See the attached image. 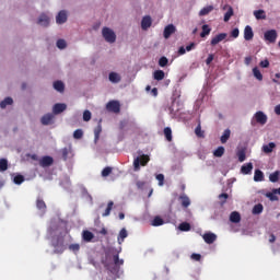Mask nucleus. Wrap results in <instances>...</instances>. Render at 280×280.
Segmentation results:
<instances>
[{
	"instance_id": "60",
	"label": "nucleus",
	"mask_w": 280,
	"mask_h": 280,
	"mask_svg": "<svg viewBox=\"0 0 280 280\" xmlns=\"http://www.w3.org/2000/svg\"><path fill=\"white\" fill-rule=\"evenodd\" d=\"M231 36H232V38H237L240 36V28H234L231 32Z\"/></svg>"
},
{
	"instance_id": "53",
	"label": "nucleus",
	"mask_w": 280,
	"mask_h": 280,
	"mask_svg": "<svg viewBox=\"0 0 280 280\" xmlns=\"http://www.w3.org/2000/svg\"><path fill=\"white\" fill-rule=\"evenodd\" d=\"M83 121H91V112L89 109L83 112Z\"/></svg>"
},
{
	"instance_id": "1",
	"label": "nucleus",
	"mask_w": 280,
	"mask_h": 280,
	"mask_svg": "<svg viewBox=\"0 0 280 280\" xmlns=\"http://www.w3.org/2000/svg\"><path fill=\"white\" fill-rule=\"evenodd\" d=\"M51 246L55 248V253L61 255L65 253V238L56 236L51 241Z\"/></svg>"
},
{
	"instance_id": "63",
	"label": "nucleus",
	"mask_w": 280,
	"mask_h": 280,
	"mask_svg": "<svg viewBox=\"0 0 280 280\" xmlns=\"http://www.w3.org/2000/svg\"><path fill=\"white\" fill-rule=\"evenodd\" d=\"M196 47V43H190V45L186 46V51H191Z\"/></svg>"
},
{
	"instance_id": "18",
	"label": "nucleus",
	"mask_w": 280,
	"mask_h": 280,
	"mask_svg": "<svg viewBox=\"0 0 280 280\" xmlns=\"http://www.w3.org/2000/svg\"><path fill=\"white\" fill-rule=\"evenodd\" d=\"M83 242H93L95 234L93 232L84 230L82 233Z\"/></svg>"
},
{
	"instance_id": "45",
	"label": "nucleus",
	"mask_w": 280,
	"mask_h": 280,
	"mask_svg": "<svg viewBox=\"0 0 280 280\" xmlns=\"http://www.w3.org/2000/svg\"><path fill=\"white\" fill-rule=\"evenodd\" d=\"M164 137L166 138L167 141H172V128H164Z\"/></svg>"
},
{
	"instance_id": "33",
	"label": "nucleus",
	"mask_w": 280,
	"mask_h": 280,
	"mask_svg": "<svg viewBox=\"0 0 280 280\" xmlns=\"http://www.w3.org/2000/svg\"><path fill=\"white\" fill-rule=\"evenodd\" d=\"M254 180L255 183H261V180H264V172L256 170L254 173Z\"/></svg>"
},
{
	"instance_id": "20",
	"label": "nucleus",
	"mask_w": 280,
	"mask_h": 280,
	"mask_svg": "<svg viewBox=\"0 0 280 280\" xmlns=\"http://www.w3.org/2000/svg\"><path fill=\"white\" fill-rule=\"evenodd\" d=\"M179 200H180L182 207L184 209H187V207H189V205H191V200L188 198L187 195H180Z\"/></svg>"
},
{
	"instance_id": "24",
	"label": "nucleus",
	"mask_w": 280,
	"mask_h": 280,
	"mask_svg": "<svg viewBox=\"0 0 280 280\" xmlns=\"http://www.w3.org/2000/svg\"><path fill=\"white\" fill-rule=\"evenodd\" d=\"M153 79L158 82H161V80H165V72L163 70H155L153 72Z\"/></svg>"
},
{
	"instance_id": "52",
	"label": "nucleus",
	"mask_w": 280,
	"mask_h": 280,
	"mask_svg": "<svg viewBox=\"0 0 280 280\" xmlns=\"http://www.w3.org/2000/svg\"><path fill=\"white\" fill-rule=\"evenodd\" d=\"M238 161L240 163H244L246 161V152L244 151H238L237 152Z\"/></svg>"
},
{
	"instance_id": "15",
	"label": "nucleus",
	"mask_w": 280,
	"mask_h": 280,
	"mask_svg": "<svg viewBox=\"0 0 280 280\" xmlns=\"http://www.w3.org/2000/svg\"><path fill=\"white\" fill-rule=\"evenodd\" d=\"M203 241L206 242V244H213V242H215L218 240V235H215L214 233H206L203 234Z\"/></svg>"
},
{
	"instance_id": "37",
	"label": "nucleus",
	"mask_w": 280,
	"mask_h": 280,
	"mask_svg": "<svg viewBox=\"0 0 280 280\" xmlns=\"http://www.w3.org/2000/svg\"><path fill=\"white\" fill-rule=\"evenodd\" d=\"M253 73H254V78H256V80H258L259 82L264 80V74H261V71H259V68L255 67L253 69Z\"/></svg>"
},
{
	"instance_id": "56",
	"label": "nucleus",
	"mask_w": 280,
	"mask_h": 280,
	"mask_svg": "<svg viewBox=\"0 0 280 280\" xmlns=\"http://www.w3.org/2000/svg\"><path fill=\"white\" fill-rule=\"evenodd\" d=\"M61 154H62L63 161H67V159H69V149L63 148V149L61 150Z\"/></svg>"
},
{
	"instance_id": "22",
	"label": "nucleus",
	"mask_w": 280,
	"mask_h": 280,
	"mask_svg": "<svg viewBox=\"0 0 280 280\" xmlns=\"http://www.w3.org/2000/svg\"><path fill=\"white\" fill-rule=\"evenodd\" d=\"M230 221H232L234 224H238V222H242V215L240 212L234 211L230 214Z\"/></svg>"
},
{
	"instance_id": "50",
	"label": "nucleus",
	"mask_w": 280,
	"mask_h": 280,
	"mask_svg": "<svg viewBox=\"0 0 280 280\" xmlns=\"http://www.w3.org/2000/svg\"><path fill=\"white\" fill-rule=\"evenodd\" d=\"M156 180H159V186L163 187V185L165 184V175L163 174H158L156 175Z\"/></svg>"
},
{
	"instance_id": "32",
	"label": "nucleus",
	"mask_w": 280,
	"mask_h": 280,
	"mask_svg": "<svg viewBox=\"0 0 280 280\" xmlns=\"http://www.w3.org/2000/svg\"><path fill=\"white\" fill-rule=\"evenodd\" d=\"M210 12H213V5H208L199 11V16H207Z\"/></svg>"
},
{
	"instance_id": "28",
	"label": "nucleus",
	"mask_w": 280,
	"mask_h": 280,
	"mask_svg": "<svg viewBox=\"0 0 280 280\" xmlns=\"http://www.w3.org/2000/svg\"><path fill=\"white\" fill-rule=\"evenodd\" d=\"M254 16L257 19V21L266 20V11L264 10H256L254 11Z\"/></svg>"
},
{
	"instance_id": "29",
	"label": "nucleus",
	"mask_w": 280,
	"mask_h": 280,
	"mask_svg": "<svg viewBox=\"0 0 280 280\" xmlns=\"http://www.w3.org/2000/svg\"><path fill=\"white\" fill-rule=\"evenodd\" d=\"M109 81L113 82L114 84H117V83L121 82V77H119V74H117V72H110Z\"/></svg>"
},
{
	"instance_id": "55",
	"label": "nucleus",
	"mask_w": 280,
	"mask_h": 280,
	"mask_svg": "<svg viewBox=\"0 0 280 280\" xmlns=\"http://www.w3.org/2000/svg\"><path fill=\"white\" fill-rule=\"evenodd\" d=\"M259 66L262 69H268L270 67V61H268V59H265V60L260 61Z\"/></svg>"
},
{
	"instance_id": "62",
	"label": "nucleus",
	"mask_w": 280,
	"mask_h": 280,
	"mask_svg": "<svg viewBox=\"0 0 280 280\" xmlns=\"http://www.w3.org/2000/svg\"><path fill=\"white\" fill-rule=\"evenodd\" d=\"M136 186L138 187V189H143V187H145V182L138 180L136 183Z\"/></svg>"
},
{
	"instance_id": "47",
	"label": "nucleus",
	"mask_w": 280,
	"mask_h": 280,
	"mask_svg": "<svg viewBox=\"0 0 280 280\" xmlns=\"http://www.w3.org/2000/svg\"><path fill=\"white\" fill-rule=\"evenodd\" d=\"M110 174H113V167L110 166H106L103 171H102V176L104 178H106V176H110Z\"/></svg>"
},
{
	"instance_id": "64",
	"label": "nucleus",
	"mask_w": 280,
	"mask_h": 280,
	"mask_svg": "<svg viewBox=\"0 0 280 280\" xmlns=\"http://www.w3.org/2000/svg\"><path fill=\"white\" fill-rule=\"evenodd\" d=\"M276 115H280V104L275 107Z\"/></svg>"
},
{
	"instance_id": "46",
	"label": "nucleus",
	"mask_w": 280,
	"mask_h": 280,
	"mask_svg": "<svg viewBox=\"0 0 280 280\" xmlns=\"http://www.w3.org/2000/svg\"><path fill=\"white\" fill-rule=\"evenodd\" d=\"M179 231H191V225L187 222H183L179 224Z\"/></svg>"
},
{
	"instance_id": "26",
	"label": "nucleus",
	"mask_w": 280,
	"mask_h": 280,
	"mask_svg": "<svg viewBox=\"0 0 280 280\" xmlns=\"http://www.w3.org/2000/svg\"><path fill=\"white\" fill-rule=\"evenodd\" d=\"M275 148H277V144H275V142H269L268 144L262 145V152H265V154H270Z\"/></svg>"
},
{
	"instance_id": "31",
	"label": "nucleus",
	"mask_w": 280,
	"mask_h": 280,
	"mask_svg": "<svg viewBox=\"0 0 280 280\" xmlns=\"http://www.w3.org/2000/svg\"><path fill=\"white\" fill-rule=\"evenodd\" d=\"M202 32L200 33L201 38H206V36H209L211 34V27L209 25L205 24L201 27Z\"/></svg>"
},
{
	"instance_id": "19",
	"label": "nucleus",
	"mask_w": 280,
	"mask_h": 280,
	"mask_svg": "<svg viewBox=\"0 0 280 280\" xmlns=\"http://www.w3.org/2000/svg\"><path fill=\"white\" fill-rule=\"evenodd\" d=\"M36 208L42 211V213H45L47 211V203H45V200L37 198L36 200Z\"/></svg>"
},
{
	"instance_id": "43",
	"label": "nucleus",
	"mask_w": 280,
	"mask_h": 280,
	"mask_svg": "<svg viewBox=\"0 0 280 280\" xmlns=\"http://www.w3.org/2000/svg\"><path fill=\"white\" fill-rule=\"evenodd\" d=\"M8 171V160L7 159H0V172Z\"/></svg>"
},
{
	"instance_id": "6",
	"label": "nucleus",
	"mask_w": 280,
	"mask_h": 280,
	"mask_svg": "<svg viewBox=\"0 0 280 280\" xmlns=\"http://www.w3.org/2000/svg\"><path fill=\"white\" fill-rule=\"evenodd\" d=\"M39 165L42 167H51V165H54V158L49 155L43 156L39 161Z\"/></svg>"
},
{
	"instance_id": "59",
	"label": "nucleus",
	"mask_w": 280,
	"mask_h": 280,
	"mask_svg": "<svg viewBox=\"0 0 280 280\" xmlns=\"http://www.w3.org/2000/svg\"><path fill=\"white\" fill-rule=\"evenodd\" d=\"M275 194H277V192H267L266 197L272 201L278 200L277 195H275Z\"/></svg>"
},
{
	"instance_id": "17",
	"label": "nucleus",
	"mask_w": 280,
	"mask_h": 280,
	"mask_svg": "<svg viewBox=\"0 0 280 280\" xmlns=\"http://www.w3.org/2000/svg\"><path fill=\"white\" fill-rule=\"evenodd\" d=\"M100 135H102V119L98 121V125L94 129V143L100 141Z\"/></svg>"
},
{
	"instance_id": "8",
	"label": "nucleus",
	"mask_w": 280,
	"mask_h": 280,
	"mask_svg": "<svg viewBox=\"0 0 280 280\" xmlns=\"http://www.w3.org/2000/svg\"><path fill=\"white\" fill-rule=\"evenodd\" d=\"M255 119H256L257 124H260V126H265V124H267V121H268V116H266V114H264V112H257L255 114Z\"/></svg>"
},
{
	"instance_id": "27",
	"label": "nucleus",
	"mask_w": 280,
	"mask_h": 280,
	"mask_svg": "<svg viewBox=\"0 0 280 280\" xmlns=\"http://www.w3.org/2000/svg\"><path fill=\"white\" fill-rule=\"evenodd\" d=\"M242 174L248 175L253 172V163H246L241 167Z\"/></svg>"
},
{
	"instance_id": "39",
	"label": "nucleus",
	"mask_w": 280,
	"mask_h": 280,
	"mask_svg": "<svg viewBox=\"0 0 280 280\" xmlns=\"http://www.w3.org/2000/svg\"><path fill=\"white\" fill-rule=\"evenodd\" d=\"M213 155L218 159L224 156V147H219L218 149H215Z\"/></svg>"
},
{
	"instance_id": "14",
	"label": "nucleus",
	"mask_w": 280,
	"mask_h": 280,
	"mask_svg": "<svg viewBox=\"0 0 280 280\" xmlns=\"http://www.w3.org/2000/svg\"><path fill=\"white\" fill-rule=\"evenodd\" d=\"M175 32H176V26H174V24H168L164 28L163 36L164 38H170V36H172V34H174Z\"/></svg>"
},
{
	"instance_id": "58",
	"label": "nucleus",
	"mask_w": 280,
	"mask_h": 280,
	"mask_svg": "<svg viewBox=\"0 0 280 280\" xmlns=\"http://www.w3.org/2000/svg\"><path fill=\"white\" fill-rule=\"evenodd\" d=\"M190 259H192L194 261H200V259H202V255L191 254Z\"/></svg>"
},
{
	"instance_id": "10",
	"label": "nucleus",
	"mask_w": 280,
	"mask_h": 280,
	"mask_svg": "<svg viewBox=\"0 0 280 280\" xmlns=\"http://www.w3.org/2000/svg\"><path fill=\"white\" fill-rule=\"evenodd\" d=\"M141 27L144 31L150 30V27H152V18L150 15L142 18Z\"/></svg>"
},
{
	"instance_id": "41",
	"label": "nucleus",
	"mask_w": 280,
	"mask_h": 280,
	"mask_svg": "<svg viewBox=\"0 0 280 280\" xmlns=\"http://www.w3.org/2000/svg\"><path fill=\"white\" fill-rule=\"evenodd\" d=\"M231 16H233V7H229V10L224 14L223 21L228 23V21H231Z\"/></svg>"
},
{
	"instance_id": "7",
	"label": "nucleus",
	"mask_w": 280,
	"mask_h": 280,
	"mask_svg": "<svg viewBox=\"0 0 280 280\" xmlns=\"http://www.w3.org/2000/svg\"><path fill=\"white\" fill-rule=\"evenodd\" d=\"M226 36H229V34L226 33H220L217 36H214L211 42L210 45L212 47H215V45H218L219 43H222V40H225Z\"/></svg>"
},
{
	"instance_id": "9",
	"label": "nucleus",
	"mask_w": 280,
	"mask_h": 280,
	"mask_svg": "<svg viewBox=\"0 0 280 280\" xmlns=\"http://www.w3.org/2000/svg\"><path fill=\"white\" fill-rule=\"evenodd\" d=\"M255 38V33L253 32V27L250 25H246L244 28V39L253 40Z\"/></svg>"
},
{
	"instance_id": "13",
	"label": "nucleus",
	"mask_w": 280,
	"mask_h": 280,
	"mask_svg": "<svg viewBox=\"0 0 280 280\" xmlns=\"http://www.w3.org/2000/svg\"><path fill=\"white\" fill-rule=\"evenodd\" d=\"M119 253H121V247H119V250H117L113 255V261H114V265L116 266V268H120V266H124V259L119 258Z\"/></svg>"
},
{
	"instance_id": "11",
	"label": "nucleus",
	"mask_w": 280,
	"mask_h": 280,
	"mask_svg": "<svg viewBox=\"0 0 280 280\" xmlns=\"http://www.w3.org/2000/svg\"><path fill=\"white\" fill-rule=\"evenodd\" d=\"M67 110V104L65 103H57L52 107V112L55 115H60V113H65Z\"/></svg>"
},
{
	"instance_id": "38",
	"label": "nucleus",
	"mask_w": 280,
	"mask_h": 280,
	"mask_svg": "<svg viewBox=\"0 0 280 280\" xmlns=\"http://www.w3.org/2000/svg\"><path fill=\"white\" fill-rule=\"evenodd\" d=\"M114 205H115V202L108 201L107 208L105 209V211L103 213V218H107V215H110V211H113Z\"/></svg>"
},
{
	"instance_id": "21",
	"label": "nucleus",
	"mask_w": 280,
	"mask_h": 280,
	"mask_svg": "<svg viewBox=\"0 0 280 280\" xmlns=\"http://www.w3.org/2000/svg\"><path fill=\"white\" fill-rule=\"evenodd\" d=\"M52 120H54V114H46L40 119L43 126H49V124H51Z\"/></svg>"
},
{
	"instance_id": "42",
	"label": "nucleus",
	"mask_w": 280,
	"mask_h": 280,
	"mask_svg": "<svg viewBox=\"0 0 280 280\" xmlns=\"http://www.w3.org/2000/svg\"><path fill=\"white\" fill-rule=\"evenodd\" d=\"M269 180L271 183H279V171L273 172L269 175Z\"/></svg>"
},
{
	"instance_id": "51",
	"label": "nucleus",
	"mask_w": 280,
	"mask_h": 280,
	"mask_svg": "<svg viewBox=\"0 0 280 280\" xmlns=\"http://www.w3.org/2000/svg\"><path fill=\"white\" fill-rule=\"evenodd\" d=\"M57 47H58V49H66L67 48V42L65 39H58L57 40Z\"/></svg>"
},
{
	"instance_id": "54",
	"label": "nucleus",
	"mask_w": 280,
	"mask_h": 280,
	"mask_svg": "<svg viewBox=\"0 0 280 280\" xmlns=\"http://www.w3.org/2000/svg\"><path fill=\"white\" fill-rule=\"evenodd\" d=\"M219 200H221L222 205H224V202L229 200V194L222 192L221 195H219Z\"/></svg>"
},
{
	"instance_id": "48",
	"label": "nucleus",
	"mask_w": 280,
	"mask_h": 280,
	"mask_svg": "<svg viewBox=\"0 0 280 280\" xmlns=\"http://www.w3.org/2000/svg\"><path fill=\"white\" fill-rule=\"evenodd\" d=\"M82 137H84V131H82V129L74 130V132H73L74 139H82Z\"/></svg>"
},
{
	"instance_id": "2",
	"label": "nucleus",
	"mask_w": 280,
	"mask_h": 280,
	"mask_svg": "<svg viewBox=\"0 0 280 280\" xmlns=\"http://www.w3.org/2000/svg\"><path fill=\"white\" fill-rule=\"evenodd\" d=\"M148 163H150L149 155L142 154L140 158H136L133 160L135 172H139V170H141V165H142V167H145V165H148Z\"/></svg>"
},
{
	"instance_id": "61",
	"label": "nucleus",
	"mask_w": 280,
	"mask_h": 280,
	"mask_svg": "<svg viewBox=\"0 0 280 280\" xmlns=\"http://www.w3.org/2000/svg\"><path fill=\"white\" fill-rule=\"evenodd\" d=\"M213 58H214L213 54H210L206 59V65L208 66L211 65V62H213Z\"/></svg>"
},
{
	"instance_id": "30",
	"label": "nucleus",
	"mask_w": 280,
	"mask_h": 280,
	"mask_svg": "<svg viewBox=\"0 0 280 280\" xmlns=\"http://www.w3.org/2000/svg\"><path fill=\"white\" fill-rule=\"evenodd\" d=\"M163 224H165V221L161 217H155L151 221V226H163Z\"/></svg>"
},
{
	"instance_id": "4",
	"label": "nucleus",
	"mask_w": 280,
	"mask_h": 280,
	"mask_svg": "<svg viewBox=\"0 0 280 280\" xmlns=\"http://www.w3.org/2000/svg\"><path fill=\"white\" fill-rule=\"evenodd\" d=\"M106 108L109 113H119L121 110V105L118 101H109L106 104Z\"/></svg>"
},
{
	"instance_id": "25",
	"label": "nucleus",
	"mask_w": 280,
	"mask_h": 280,
	"mask_svg": "<svg viewBox=\"0 0 280 280\" xmlns=\"http://www.w3.org/2000/svg\"><path fill=\"white\" fill-rule=\"evenodd\" d=\"M195 135L199 139H205V131L202 130V125L200 124V120H199L197 127L195 128Z\"/></svg>"
},
{
	"instance_id": "57",
	"label": "nucleus",
	"mask_w": 280,
	"mask_h": 280,
	"mask_svg": "<svg viewBox=\"0 0 280 280\" xmlns=\"http://www.w3.org/2000/svg\"><path fill=\"white\" fill-rule=\"evenodd\" d=\"M69 249L73 253H78V250H80V244H71L69 245Z\"/></svg>"
},
{
	"instance_id": "44",
	"label": "nucleus",
	"mask_w": 280,
	"mask_h": 280,
	"mask_svg": "<svg viewBox=\"0 0 280 280\" xmlns=\"http://www.w3.org/2000/svg\"><path fill=\"white\" fill-rule=\"evenodd\" d=\"M13 183L15 185H22L23 183H25V177L23 175H16L13 179Z\"/></svg>"
},
{
	"instance_id": "40",
	"label": "nucleus",
	"mask_w": 280,
	"mask_h": 280,
	"mask_svg": "<svg viewBox=\"0 0 280 280\" xmlns=\"http://www.w3.org/2000/svg\"><path fill=\"white\" fill-rule=\"evenodd\" d=\"M262 211H264V206L261 203H258L253 208V213L255 215H259V213H261Z\"/></svg>"
},
{
	"instance_id": "49",
	"label": "nucleus",
	"mask_w": 280,
	"mask_h": 280,
	"mask_svg": "<svg viewBox=\"0 0 280 280\" xmlns=\"http://www.w3.org/2000/svg\"><path fill=\"white\" fill-rule=\"evenodd\" d=\"M168 62H170V60L167 59V57H161L159 59V66L160 67H167Z\"/></svg>"
},
{
	"instance_id": "35",
	"label": "nucleus",
	"mask_w": 280,
	"mask_h": 280,
	"mask_svg": "<svg viewBox=\"0 0 280 280\" xmlns=\"http://www.w3.org/2000/svg\"><path fill=\"white\" fill-rule=\"evenodd\" d=\"M14 104V101L12 97H5L1 103H0V108H5L7 106H12Z\"/></svg>"
},
{
	"instance_id": "3",
	"label": "nucleus",
	"mask_w": 280,
	"mask_h": 280,
	"mask_svg": "<svg viewBox=\"0 0 280 280\" xmlns=\"http://www.w3.org/2000/svg\"><path fill=\"white\" fill-rule=\"evenodd\" d=\"M102 36L106 40V43L113 44L117 40V35L115 34V31L106 26L102 30Z\"/></svg>"
},
{
	"instance_id": "16",
	"label": "nucleus",
	"mask_w": 280,
	"mask_h": 280,
	"mask_svg": "<svg viewBox=\"0 0 280 280\" xmlns=\"http://www.w3.org/2000/svg\"><path fill=\"white\" fill-rule=\"evenodd\" d=\"M56 23L58 25H62V23H67V11H60L56 16Z\"/></svg>"
},
{
	"instance_id": "23",
	"label": "nucleus",
	"mask_w": 280,
	"mask_h": 280,
	"mask_svg": "<svg viewBox=\"0 0 280 280\" xmlns=\"http://www.w3.org/2000/svg\"><path fill=\"white\" fill-rule=\"evenodd\" d=\"M126 237H128V231L122 228L117 237L118 244H124V240H126Z\"/></svg>"
},
{
	"instance_id": "34",
	"label": "nucleus",
	"mask_w": 280,
	"mask_h": 280,
	"mask_svg": "<svg viewBox=\"0 0 280 280\" xmlns=\"http://www.w3.org/2000/svg\"><path fill=\"white\" fill-rule=\"evenodd\" d=\"M54 89H55V91L62 93L65 91V83H62V81H55Z\"/></svg>"
},
{
	"instance_id": "12",
	"label": "nucleus",
	"mask_w": 280,
	"mask_h": 280,
	"mask_svg": "<svg viewBox=\"0 0 280 280\" xmlns=\"http://www.w3.org/2000/svg\"><path fill=\"white\" fill-rule=\"evenodd\" d=\"M37 24L42 25L43 27L49 26V16L45 13H42L37 20Z\"/></svg>"
},
{
	"instance_id": "5",
	"label": "nucleus",
	"mask_w": 280,
	"mask_h": 280,
	"mask_svg": "<svg viewBox=\"0 0 280 280\" xmlns=\"http://www.w3.org/2000/svg\"><path fill=\"white\" fill-rule=\"evenodd\" d=\"M265 40L268 43H277V31L276 30H269L265 32Z\"/></svg>"
},
{
	"instance_id": "36",
	"label": "nucleus",
	"mask_w": 280,
	"mask_h": 280,
	"mask_svg": "<svg viewBox=\"0 0 280 280\" xmlns=\"http://www.w3.org/2000/svg\"><path fill=\"white\" fill-rule=\"evenodd\" d=\"M231 139V129H225L223 135L221 136V143H226Z\"/></svg>"
}]
</instances>
